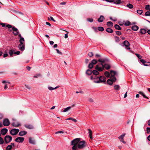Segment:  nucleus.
I'll use <instances>...</instances> for the list:
<instances>
[{"label": "nucleus", "instance_id": "nucleus-1", "mask_svg": "<svg viewBox=\"0 0 150 150\" xmlns=\"http://www.w3.org/2000/svg\"><path fill=\"white\" fill-rule=\"evenodd\" d=\"M98 62H100L96 65L95 67V69L98 70L99 71H103L104 69V63L108 61V60L106 59H100L98 60Z\"/></svg>", "mask_w": 150, "mask_h": 150}, {"label": "nucleus", "instance_id": "nucleus-2", "mask_svg": "<svg viewBox=\"0 0 150 150\" xmlns=\"http://www.w3.org/2000/svg\"><path fill=\"white\" fill-rule=\"evenodd\" d=\"M87 145V144L85 141H80L78 145V147L79 149H82L86 147Z\"/></svg>", "mask_w": 150, "mask_h": 150}, {"label": "nucleus", "instance_id": "nucleus-3", "mask_svg": "<svg viewBox=\"0 0 150 150\" xmlns=\"http://www.w3.org/2000/svg\"><path fill=\"white\" fill-rule=\"evenodd\" d=\"M116 80V78L113 77L112 78L108 79L107 81V83L108 84L111 85Z\"/></svg>", "mask_w": 150, "mask_h": 150}, {"label": "nucleus", "instance_id": "nucleus-4", "mask_svg": "<svg viewBox=\"0 0 150 150\" xmlns=\"http://www.w3.org/2000/svg\"><path fill=\"white\" fill-rule=\"evenodd\" d=\"M12 139V137L9 135H6L4 137V140L6 143L10 142Z\"/></svg>", "mask_w": 150, "mask_h": 150}, {"label": "nucleus", "instance_id": "nucleus-5", "mask_svg": "<svg viewBox=\"0 0 150 150\" xmlns=\"http://www.w3.org/2000/svg\"><path fill=\"white\" fill-rule=\"evenodd\" d=\"M19 131V130L18 129H13L11 130L10 133L12 135H15L17 134Z\"/></svg>", "mask_w": 150, "mask_h": 150}, {"label": "nucleus", "instance_id": "nucleus-6", "mask_svg": "<svg viewBox=\"0 0 150 150\" xmlns=\"http://www.w3.org/2000/svg\"><path fill=\"white\" fill-rule=\"evenodd\" d=\"M106 78L104 76H100L99 77L98 81L96 82L97 83L105 82Z\"/></svg>", "mask_w": 150, "mask_h": 150}, {"label": "nucleus", "instance_id": "nucleus-7", "mask_svg": "<svg viewBox=\"0 0 150 150\" xmlns=\"http://www.w3.org/2000/svg\"><path fill=\"white\" fill-rule=\"evenodd\" d=\"M80 141V138H76L72 140L71 142V144L72 145H77L79 143Z\"/></svg>", "mask_w": 150, "mask_h": 150}, {"label": "nucleus", "instance_id": "nucleus-8", "mask_svg": "<svg viewBox=\"0 0 150 150\" xmlns=\"http://www.w3.org/2000/svg\"><path fill=\"white\" fill-rule=\"evenodd\" d=\"M3 124L4 126H8L10 124V122L8 119L5 118L3 120Z\"/></svg>", "mask_w": 150, "mask_h": 150}, {"label": "nucleus", "instance_id": "nucleus-9", "mask_svg": "<svg viewBox=\"0 0 150 150\" xmlns=\"http://www.w3.org/2000/svg\"><path fill=\"white\" fill-rule=\"evenodd\" d=\"M24 140V138L23 137H18L16 138L15 141L18 143H22Z\"/></svg>", "mask_w": 150, "mask_h": 150}, {"label": "nucleus", "instance_id": "nucleus-10", "mask_svg": "<svg viewBox=\"0 0 150 150\" xmlns=\"http://www.w3.org/2000/svg\"><path fill=\"white\" fill-rule=\"evenodd\" d=\"M12 30L13 31V33L15 35H17L18 34L19 32L17 28L13 27L12 28Z\"/></svg>", "mask_w": 150, "mask_h": 150}, {"label": "nucleus", "instance_id": "nucleus-11", "mask_svg": "<svg viewBox=\"0 0 150 150\" xmlns=\"http://www.w3.org/2000/svg\"><path fill=\"white\" fill-rule=\"evenodd\" d=\"M123 44L126 47V48L128 50H129L130 49V47H129L130 44L127 41H125L123 42Z\"/></svg>", "mask_w": 150, "mask_h": 150}, {"label": "nucleus", "instance_id": "nucleus-12", "mask_svg": "<svg viewBox=\"0 0 150 150\" xmlns=\"http://www.w3.org/2000/svg\"><path fill=\"white\" fill-rule=\"evenodd\" d=\"M140 61L145 66H147L150 65V62H146L144 60L141 59L140 60Z\"/></svg>", "mask_w": 150, "mask_h": 150}, {"label": "nucleus", "instance_id": "nucleus-13", "mask_svg": "<svg viewBox=\"0 0 150 150\" xmlns=\"http://www.w3.org/2000/svg\"><path fill=\"white\" fill-rule=\"evenodd\" d=\"M18 47L19 50L21 51H23L25 49V45L24 44H19L18 46Z\"/></svg>", "mask_w": 150, "mask_h": 150}, {"label": "nucleus", "instance_id": "nucleus-14", "mask_svg": "<svg viewBox=\"0 0 150 150\" xmlns=\"http://www.w3.org/2000/svg\"><path fill=\"white\" fill-rule=\"evenodd\" d=\"M8 132V129L6 128H3L2 129L1 131V134L3 135H4L7 133Z\"/></svg>", "mask_w": 150, "mask_h": 150}, {"label": "nucleus", "instance_id": "nucleus-15", "mask_svg": "<svg viewBox=\"0 0 150 150\" xmlns=\"http://www.w3.org/2000/svg\"><path fill=\"white\" fill-rule=\"evenodd\" d=\"M111 74L110 79L112 78L113 77H115L114 76L117 74V73L115 71L111 70L110 72Z\"/></svg>", "mask_w": 150, "mask_h": 150}, {"label": "nucleus", "instance_id": "nucleus-16", "mask_svg": "<svg viewBox=\"0 0 150 150\" xmlns=\"http://www.w3.org/2000/svg\"><path fill=\"white\" fill-rule=\"evenodd\" d=\"M104 19L105 18L103 16L101 15L100 16V17L98 18V21L99 22H102Z\"/></svg>", "mask_w": 150, "mask_h": 150}, {"label": "nucleus", "instance_id": "nucleus-17", "mask_svg": "<svg viewBox=\"0 0 150 150\" xmlns=\"http://www.w3.org/2000/svg\"><path fill=\"white\" fill-rule=\"evenodd\" d=\"M29 142L30 144H35V141L32 138L30 137L29 138Z\"/></svg>", "mask_w": 150, "mask_h": 150}, {"label": "nucleus", "instance_id": "nucleus-18", "mask_svg": "<svg viewBox=\"0 0 150 150\" xmlns=\"http://www.w3.org/2000/svg\"><path fill=\"white\" fill-rule=\"evenodd\" d=\"M27 133V132L25 131H21L19 133V135L20 136H23L25 134Z\"/></svg>", "mask_w": 150, "mask_h": 150}, {"label": "nucleus", "instance_id": "nucleus-19", "mask_svg": "<svg viewBox=\"0 0 150 150\" xmlns=\"http://www.w3.org/2000/svg\"><path fill=\"white\" fill-rule=\"evenodd\" d=\"M12 125L14 127H17L20 126L21 124L18 122H14L12 123Z\"/></svg>", "mask_w": 150, "mask_h": 150}, {"label": "nucleus", "instance_id": "nucleus-20", "mask_svg": "<svg viewBox=\"0 0 150 150\" xmlns=\"http://www.w3.org/2000/svg\"><path fill=\"white\" fill-rule=\"evenodd\" d=\"M139 27L136 25H134L132 27V29L134 31H137Z\"/></svg>", "mask_w": 150, "mask_h": 150}, {"label": "nucleus", "instance_id": "nucleus-21", "mask_svg": "<svg viewBox=\"0 0 150 150\" xmlns=\"http://www.w3.org/2000/svg\"><path fill=\"white\" fill-rule=\"evenodd\" d=\"M97 75H93L91 77V79L93 80L95 79H98L99 77L97 76Z\"/></svg>", "mask_w": 150, "mask_h": 150}, {"label": "nucleus", "instance_id": "nucleus-22", "mask_svg": "<svg viewBox=\"0 0 150 150\" xmlns=\"http://www.w3.org/2000/svg\"><path fill=\"white\" fill-rule=\"evenodd\" d=\"M113 3L116 4H118L121 3V0H114Z\"/></svg>", "mask_w": 150, "mask_h": 150}, {"label": "nucleus", "instance_id": "nucleus-23", "mask_svg": "<svg viewBox=\"0 0 150 150\" xmlns=\"http://www.w3.org/2000/svg\"><path fill=\"white\" fill-rule=\"evenodd\" d=\"M71 108V106H69L66 108H65L64 109L63 112H67L70 110Z\"/></svg>", "mask_w": 150, "mask_h": 150}, {"label": "nucleus", "instance_id": "nucleus-24", "mask_svg": "<svg viewBox=\"0 0 150 150\" xmlns=\"http://www.w3.org/2000/svg\"><path fill=\"white\" fill-rule=\"evenodd\" d=\"M15 50H10L9 51V53L11 57H12L13 56V55L14 54V52Z\"/></svg>", "mask_w": 150, "mask_h": 150}, {"label": "nucleus", "instance_id": "nucleus-25", "mask_svg": "<svg viewBox=\"0 0 150 150\" xmlns=\"http://www.w3.org/2000/svg\"><path fill=\"white\" fill-rule=\"evenodd\" d=\"M107 25L108 26L111 27L113 26V23L111 21H109L107 22Z\"/></svg>", "mask_w": 150, "mask_h": 150}, {"label": "nucleus", "instance_id": "nucleus-26", "mask_svg": "<svg viewBox=\"0 0 150 150\" xmlns=\"http://www.w3.org/2000/svg\"><path fill=\"white\" fill-rule=\"evenodd\" d=\"M98 71V70H93L92 71V72L93 75H98L99 74Z\"/></svg>", "mask_w": 150, "mask_h": 150}, {"label": "nucleus", "instance_id": "nucleus-27", "mask_svg": "<svg viewBox=\"0 0 150 150\" xmlns=\"http://www.w3.org/2000/svg\"><path fill=\"white\" fill-rule=\"evenodd\" d=\"M88 132H89V137H90V138H91V139H92L93 137L92 136V132L91 130L90 129H88Z\"/></svg>", "mask_w": 150, "mask_h": 150}, {"label": "nucleus", "instance_id": "nucleus-28", "mask_svg": "<svg viewBox=\"0 0 150 150\" xmlns=\"http://www.w3.org/2000/svg\"><path fill=\"white\" fill-rule=\"evenodd\" d=\"M146 30L144 28H142L140 30V33L142 34H144L146 33Z\"/></svg>", "mask_w": 150, "mask_h": 150}, {"label": "nucleus", "instance_id": "nucleus-29", "mask_svg": "<svg viewBox=\"0 0 150 150\" xmlns=\"http://www.w3.org/2000/svg\"><path fill=\"white\" fill-rule=\"evenodd\" d=\"M24 41V39L23 38H21L19 40V42L20 43V44H24L23 42Z\"/></svg>", "mask_w": 150, "mask_h": 150}, {"label": "nucleus", "instance_id": "nucleus-30", "mask_svg": "<svg viewBox=\"0 0 150 150\" xmlns=\"http://www.w3.org/2000/svg\"><path fill=\"white\" fill-rule=\"evenodd\" d=\"M59 87V86H56V87H55L54 88H52V87H51V86H50V87H48V88L51 91V90H52L56 89L57 88H58Z\"/></svg>", "mask_w": 150, "mask_h": 150}, {"label": "nucleus", "instance_id": "nucleus-31", "mask_svg": "<svg viewBox=\"0 0 150 150\" xmlns=\"http://www.w3.org/2000/svg\"><path fill=\"white\" fill-rule=\"evenodd\" d=\"M106 31L109 33H112L113 32V30L112 29L110 28H107L106 29Z\"/></svg>", "mask_w": 150, "mask_h": 150}, {"label": "nucleus", "instance_id": "nucleus-32", "mask_svg": "<svg viewBox=\"0 0 150 150\" xmlns=\"http://www.w3.org/2000/svg\"><path fill=\"white\" fill-rule=\"evenodd\" d=\"M126 6L130 9H132L133 8V5L132 4H128Z\"/></svg>", "mask_w": 150, "mask_h": 150}, {"label": "nucleus", "instance_id": "nucleus-33", "mask_svg": "<svg viewBox=\"0 0 150 150\" xmlns=\"http://www.w3.org/2000/svg\"><path fill=\"white\" fill-rule=\"evenodd\" d=\"M105 68L107 69H109L110 68V66L107 64H105L104 65V68Z\"/></svg>", "mask_w": 150, "mask_h": 150}, {"label": "nucleus", "instance_id": "nucleus-34", "mask_svg": "<svg viewBox=\"0 0 150 150\" xmlns=\"http://www.w3.org/2000/svg\"><path fill=\"white\" fill-rule=\"evenodd\" d=\"M115 28L117 30H120L121 29V28L117 24H116L115 25Z\"/></svg>", "mask_w": 150, "mask_h": 150}, {"label": "nucleus", "instance_id": "nucleus-35", "mask_svg": "<svg viewBox=\"0 0 150 150\" xmlns=\"http://www.w3.org/2000/svg\"><path fill=\"white\" fill-rule=\"evenodd\" d=\"M65 120H71L75 122H77V120L76 119H74L72 117H71L67 118V119H66Z\"/></svg>", "mask_w": 150, "mask_h": 150}, {"label": "nucleus", "instance_id": "nucleus-36", "mask_svg": "<svg viewBox=\"0 0 150 150\" xmlns=\"http://www.w3.org/2000/svg\"><path fill=\"white\" fill-rule=\"evenodd\" d=\"M86 74L88 75H90L92 72L91 70L88 69L86 71Z\"/></svg>", "mask_w": 150, "mask_h": 150}, {"label": "nucleus", "instance_id": "nucleus-37", "mask_svg": "<svg viewBox=\"0 0 150 150\" xmlns=\"http://www.w3.org/2000/svg\"><path fill=\"white\" fill-rule=\"evenodd\" d=\"M139 93L140 94L142 95L144 98H148L144 94V93L142 92L139 91Z\"/></svg>", "mask_w": 150, "mask_h": 150}, {"label": "nucleus", "instance_id": "nucleus-38", "mask_svg": "<svg viewBox=\"0 0 150 150\" xmlns=\"http://www.w3.org/2000/svg\"><path fill=\"white\" fill-rule=\"evenodd\" d=\"M25 126L27 128L30 129H32L33 128V126L32 125H26Z\"/></svg>", "mask_w": 150, "mask_h": 150}, {"label": "nucleus", "instance_id": "nucleus-39", "mask_svg": "<svg viewBox=\"0 0 150 150\" xmlns=\"http://www.w3.org/2000/svg\"><path fill=\"white\" fill-rule=\"evenodd\" d=\"M126 134L125 133H123L118 138L119 139H123L125 135Z\"/></svg>", "mask_w": 150, "mask_h": 150}, {"label": "nucleus", "instance_id": "nucleus-40", "mask_svg": "<svg viewBox=\"0 0 150 150\" xmlns=\"http://www.w3.org/2000/svg\"><path fill=\"white\" fill-rule=\"evenodd\" d=\"M12 148V146L11 145H8L6 148V150H11Z\"/></svg>", "mask_w": 150, "mask_h": 150}, {"label": "nucleus", "instance_id": "nucleus-41", "mask_svg": "<svg viewBox=\"0 0 150 150\" xmlns=\"http://www.w3.org/2000/svg\"><path fill=\"white\" fill-rule=\"evenodd\" d=\"M91 63L93 65H94L97 64V61L95 59H93L91 62Z\"/></svg>", "mask_w": 150, "mask_h": 150}, {"label": "nucleus", "instance_id": "nucleus-42", "mask_svg": "<svg viewBox=\"0 0 150 150\" xmlns=\"http://www.w3.org/2000/svg\"><path fill=\"white\" fill-rule=\"evenodd\" d=\"M104 74L105 76L107 77H109L110 75V74L108 71H105Z\"/></svg>", "mask_w": 150, "mask_h": 150}, {"label": "nucleus", "instance_id": "nucleus-43", "mask_svg": "<svg viewBox=\"0 0 150 150\" xmlns=\"http://www.w3.org/2000/svg\"><path fill=\"white\" fill-rule=\"evenodd\" d=\"M73 146L72 147V149L73 150H77V149L78 146L77 145H73Z\"/></svg>", "mask_w": 150, "mask_h": 150}, {"label": "nucleus", "instance_id": "nucleus-44", "mask_svg": "<svg viewBox=\"0 0 150 150\" xmlns=\"http://www.w3.org/2000/svg\"><path fill=\"white\" fill-rule=\"evenodd\" d=\"M98 30L100 31H103L104 30V28L102 27H99L98 28Z\"/></svg>", "mask_w": 150, "mask_h": 150}, {"label": "nucleus", "instance_id": "nucleus-45", "mask_svg": "<svg viewBox=\"0 0 150 150\" xmlns=\"http://www.w3.org/2000/svg\"><path fill=\"white\" fill-rule=\"evenodd\" d=\"M145 8L147 10L150 11V6L149 5H146L145 7Z\"/></svg>", "mask_w": 150, "mask_h": 150}, {"label": "nucleus", "instance_id": "nucleus-46", "mask_svg": "<svg viewBox=\"0 0 150 150\" xmlns=\"http://www.w3.org/2000/svg\"><path fill=\"white\" fill-rule=\"evenodd\" d=\"M137 12L140 15H141L143 13V11L142 10H137Z\"/></svg>", "mask_w": 150, "mask_h": 150}, {"label": "nucleus", "instance_id": "nucleus-47", "mask_svg": "<svg viewBox=\"0 0 150 150\" xmlns=\"http://www.w3.org/2000/svg\"><path fill=\"white\" fill-rule=\"evenodd\" d=\"M115 89L116 90H119L120 89V86L119 85H116L114 86Z\"/></svg>", "mask_w": 150, "mask_h": 150}, {"label": "nucleus", "instance_id": "nucleus-48", "mask_svg": "<svg viewBox=\"0 0 150 150\" xmlns=\"http://www.w3.org/2000/svg\"><path fill=\"white\" fill-rule=\"evenodd\" d=\"M93 65L91 63V62L90 63H89V64L88 65V67L89 69H92L93 67Z\"/></svg>", "mask_w": 150, "mask_h": 150}, {"label": "nucleus", "instance_id": "nucleus-49", "mask_svg": "<svg viewBox=\"0 0 150 150\" xmlns=\"http://www.w3.org/2000/svg\"><path fill=\"white\" fill-rule=\"evenodd\" d=\"M145 16H150V11L146 12L145 14Z\"/></svg>", "mask_w": 150, "mask_h": 150}, {"label": "nucleus", "instance_id": "nucleus-50", "mask_svg": "<svg viewBox=\"0 0 150 150\" xmlns=\"http://www.w3.org/2000/svg\"><path fill=\"white\" fill-rule=\"evenodd\" d=\"M4 143L3 139L0 137V144H3Z\"/></svg>", "mask_w": 150, "mask_h": 150}, {"label": "nucleus", "instance_id": "nucleus-51", "mask_svg": "<svg viewBox=\"0 0 150 150\" xmlns=\"http://www.w3.org/2000/svg\"><path fill=\"white\" fill-rule=\"evenodd\" d=\"M131 24L130 22L129 21H127L125 23V25L126 26H128Z\"/></svg>", "mask_w": 150, "mask_h": 150}, {"label": "nucleus", "instance_id": "nucleus-52", "mask_svg": "<svg viewBox=\"0 0 150 150\" xmlns=\"http://www.w3.org/2000/svg\"><path fill=\"white\" fill-rule=\"evenodd\" d=\"M115 40L116 42H118L120 41L119 38L117 36L115 37Z\"/></svg>", "mask_w": 150, "mask_h": 150}, {"label": "nucleus", "instance_id": "nucleus-53", "mask_svg": "<svg viewBox=\"0 0 150 150\" xmlns=\"http://www.w3.org/2000/svg\"><path fill=\"white\" fill-rule=\"evenodd\" d=\"M115 33L116 34L118 35H120L122 34L121 32L119 31H116Z\"/></svg>", "mask_w": 150, "mask_h": 150}, {"label": "nucleus", "instance_id": "nucleus-54", "mask_svg": "<svg viewBox=\"0 0 150 150\" xmlns=\"http://www.w3.org/2000/svg\"><path fill=\"white\" fill-rule=\"evenodd\" d=\"M135 55L137 56V57L139 59H141L142 58L141 56L139 54H135Z\"/></svg>", "mask_w": 150, "mask_h": 150}, {"label": "nucleus", "instance_id": "nucleus-55", "mask_svg": "<svg viewBox=\"0 0 150 150\" xmlns=\"http://www.w3.org/2000/svg\"><path fill=\"white\" fill-rule=\"evenodd\" d=\"M88 55L90 57H92L93 56V54L92 52H90L88 53Z\"/></svg>", "mask_w": 150, "mask_h": 150}, {"label": "nucleus", "instance_id": "nucleus-56", "mask_svg": "<svg viewBox=\"0 0 150 150\" xmlns=\"http://www.w3.org/2000/svg\"><path fill=\"white\" fill-rule=\"evenodd\" d=\"M147 133L148 134H149L150 133V128L147 127L146 128Z\"/></svg>", "mask_w": 150, "mask_h": 150}, {"label": "nucleus", "instance_id": "nucleus-57", "mask_svg": "<svg viewBox=\"0 0 150 150\" xmlns=\"http://www.w3.org/2000/svg\"><path fill=\"white\" fill-rule=\"evenodd\" d=\"M87 20L91 22H92L93 21V19L92 18H88L87 19Z\"/></svg>", "mask_w": 150, "mask_h": 150}, {"label": "nucleus", "instance_id": "nucleus-58", "mask_svg": "<svg viewBox=\"0 0 150 150\" xmlns=\"http://www.w3.org/2000/svg\"><path fill=\"white\" fill-rule=\"evenodd\" d=\"M41 76V75L39 74H37L36 75H35L33 77L34 78H37L38 77H39V76Z\"/></svg>", "mask_w": 150, "mask_h": 150}, {"label": "nucleus", "instance_id": "nucleus-59", "mask_svg": "<svg viewBox=\"0 0 150 150\" xmlns=\"http://www.w3.org/2000/svg\"><path fill=\"white\" fill-rule=\"evenodd\" d=\"M56 50L58 54H62V53L58 49H56Z\"/></svg>", "mask_w": 150, "mask_h": 150}, {"label": "nucleus", "instance_id": "nucleus-60", "mask_svg": "<svg viewBox=\"0 0 150 150\" xmlns=\"http://www.w3.org/2000/svg\"><path fill=\"white\" fill-rule=\"evenodd\" d=\"M20 52L19 51H17L16 52H14V54H16L17 55L19 54H20Z\"/></svg>", "mask_w": 150, "mask_h": 150}, {"label": "nucleus", "instance_id": "nucleus-61", "mask_svg": "<svg viewBox=\"0 0 150 150\" xmlns=\"http://www.w3.org/2000/svg\"><path fill=\"white\" fill-rule=\"evenodd\" d=\"M105 1L107 2L112 3L113 2L114 0H105Z\"/></svg>", "mask_w": 150, "mask_h": 150}, {"label": "nucleus", "instance_id": "nucleus-62", "mask_svg": "<svg viewBox=\"0 0 150 150\" xmlns=\"http://www.w3.org/2000/svg\"><path fill=\"white\" fill-rule=\"evenodd\" d=\"M120 141L123 143L124 144H125L126 143V142L124 140V139H119Z\"/></svg>", "mask_w": 150, "mask_h": 150}, {"label": "nucleus", "instance_id": "nucleus-63", "mask_svg": "<svg viewBox=\"0 0 150 150\" xmlns=\"http://www.w3.org/2000/svg\"><path fill=\"white\" fill-rule=\"evenodd\" d=\"M6 26L8 28H12V26L11 25H9V24L7 25H6Z\"/></svg>", "mask_w": 150, "mask_h": 150}, {"label": "nucleus", "instance_id": "nucleus-64", "mask_svg": "<svg viewBox=\"0 0 150 150\" xmlns=\"http://www.w3.org/2000/svg\"><path fill=\"white\" fill-rule=\"evenodd\" d=\"M25 86L27 88L29 89H30L31 88L28 85L25 84Z\"/></svg>", "mask_w": 150, "mask_h": 150}]
</instances>
